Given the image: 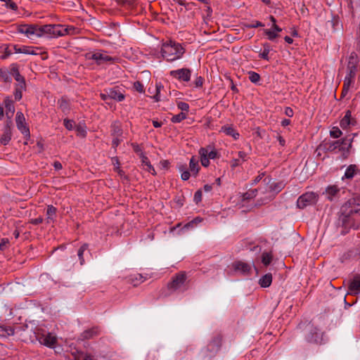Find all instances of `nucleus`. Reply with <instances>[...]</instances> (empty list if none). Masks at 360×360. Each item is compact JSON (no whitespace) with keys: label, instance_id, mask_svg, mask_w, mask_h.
<instances>
[{"label":"nucleus","instance_id":"obj_1","mask_svg":"<svg viewBox=\"0 0 360 360\" xmlns=\"http://www.w3.org/2000/svg\"><path fill=\"white\" fill-rule=\"evenodd\" d=\"M342 226L358 229L360 226V195L348 200L341 207Z\"/></svg>","mask_w":360,"mask_h":360},{"label":"nucleus","instance_id":"obj_2","mask_svg":"<svg viewBox=\"0 0 360 360\" xmlns=\"http://www.w3.org/2000/svg\"><path fill=\"white\" fill-rule=\"evenodd\" d=\"M39 37L56 38L73 33L75 28L73 27H64L61 25H45L39 26Z\"/></svg>","mask_w":360,"mask_h":360},{"label":"nucleus","instance_id":"obj_3","mask_svg":"<svg viewBox=\"0 0 360 360\" xmlns=\"http://www.w3.org/2000/svg\"><path fill=\"white\" fill-rule=\"evenodd\" d=\"M352 140L342 139L338 141H327L320 145V148L326 151L336 152L337 150L341 152L343 158H347L349 154V149L352 147Z\"/></svg>","mask_w":360,"mask_h":360},{"label":"nucleus","instance_id":"obj_4","mask_svg":"<svg viewBox=\"0 0 360 360\" xmlns=\"http://www.w3.org/2000/svg\"><path fill=\"white\" fill-rule=\"evenodd\" d=\"M184 53V48L178 43L169 41L162 44L161 47L162 56L167 61H174L182 57Z\"/></svg>","mask_w":360,"mask_h":360},{"label":"nucleus","instance_id":"obj_5","mask_svg":"<svg viewBox=\"0 0 360 360\" xmlns=\"http://www.w3.org/2000/svg\"><path fill=\"white\" fill-rule=\"evenodd\" d=\"M187 276L185 271H180L172 277L170 282L167 283V288L170 292L176 291H184L186 287Z\"/></svg>","mask_w":360,"mask_h":360},{"label":"nucleus","instance_id":"obj_6","mask_svg":"<svg viewBox=\"0 0 360 360\" xmlns=\"http://www.w3.org/2000/svg\"><path fill=\"white\" fill-rule=\"evenodd\" d=\"M34 335L39 342L47 347L54 348L57 344V337L51 333H46L44 329L36 328Z\"/></svg>","mask_w":360,"mask_h":360},{"label":"nucleus","instance_id":"obj_7","mask_svg":"<svg viewBox=\"0 0 360 360\" xmlns=\"http://www.w3.org/2000/svg\"><path fill=\"white\" fill-rule=\"evenodd\" d=\"M199 169L198 159L193 156L190 160L189 171L184 166L179 167L180 172H181V179L188 180L191 176L195 177Z\"/></svg>","mask_w":360,"mask_h":360},{"label":"nucleus","instance_id":"obj_8","mask_svg":"<svg viewBox=\"0 0 360 360\" xmlns=\"http://www.w3.org/2000/svg\"><path fill=\"white\" fill-rule=\"evenodd\" d=\"M198 153L201 164L205 167L209 166L210 160H214L219 158L218 152L211 146L200 148Z\"/></svg>","mask_w":360,"mask_h":360},{"label":"nucleus","instance_id":"obj_9","mask_svg":"<svg viewBox=\"0 0 360 360\" xmlns=\"http://www.w3.org/2000/svg\"><path fill=\"white\" fill-rule=\"evenodd\" d=\"M89 58L94 60L98 65L113 63L117 60V58L110 56L106 51L103 50H98L89 53Z\"/></svg>","mask_w":360,"mask_h":360},{"label":"nucleus","instance_id":"obj_10","mask_svg":"<svg viewBox=\"0 0 360 360\" xmlns=\"http://www.w3.org/2000/svg\"><path fill=\"white\" fill-rule=\"evenodd\" d=\"M318 195L314 192H307L300 195L297 200V206L304 209L307 206L315 205L318 201Z\"/></svg>","mask_w":360,"mask_h":360},{"label":"nucleus","instance_id":"obj_11","mask_svg":"<svg viewBox=\"0 0 360 360\" xmlns=\"http://www.w3.org/2000/svg\"><path fill=\"white\" fill-rule=\"evenodd\" d=\"M348 294L353 296L360 294V274H356L349 281Z\"/></svg>","mask_w":360,"mask_h":360},{"label":"nucleus","instance_id":"obj_12","mask_svg":"<svg viewBox=\"0 0 360 360\" xmlns=\"http://www.w3.org/2000/svg\"><path fill=\"white\" fill-rule=\"evenodd\" d=\"M19 32L25 34L27 37H39V25H24L18 28Z\"/></svg>","mask_w":360,"mask_h":360},{"label":"nucleus","instance_id":"obj_13","mask_svg":"<svg viewBox=\"0 0 360 360\" xmlns=\"http://www.w3.org/2000/svg\"><path fill=\"white\" fill-rule=\"evenodd\" d=\"M347 73L344 79L342 94L345 96L349 88L354 84L356 70L347 69Z\"/></svg>","mask_w":360,"mask_h":360},{"label":"nucleus","instance_id":"obj_14","mask_svg":"<svg viewBox=\"0 0 360 360\" xmlns=\"http://www.w3.org/2000/svg\"><path fill=\"white\" fill-rule=\"evenodd\" d=\"M170 75L179 81L188 82L191 79V72L189 69L181 68L176 70H172Z\"/></svg>","mask_w":360,"mask_h":360},{"label":"nucleus","instance_id":"obj_15","mask_svg":"<svg viewBox=\"0 0 360 360\" xmlns=\"http://www.w3.org/2000/svg\"><path fill=\"white\" fill-rule=\"evenodd\" d=\"M15 122L18 129L21 131L22 134L25 136H28L30 134V130L27 127L25 116L21 112H17L15 117Z\"/></svg>","mask_w":360,"mask_h":360},{"label":"nucleus","instance_id":"obj_16","mask_svg":"<svg viewBox=\"0 0 360 360\" xmlns=\"http://www.w3.org/2000/svg\"><path fill=\"white\" fill-rule=\"evenodd\" d=\"M356 124V120L352 117V112L350 110H347L345 115L341 119L340 122V127L342 129H349L351 127Z\"/></svg>","mask_w":360,"mask_h":360},{"label":"nucleus","instance_id":"obj_17","mask_svg":"<svg viewBox=\"0 0 360 360\" xmlns=\"http://www.w3.org/2000/svg\"><path fill=\"white\" fill-rule=\"evenodd\" d=\"M321 336L319 329L316 326H311L306 338L308 342L318 343L321 341Z\"/></svg>","mask_w":360,"mask_h":360},{"label":"nucleus","instance_id":"obj_18","mask_svg":"<svg viewBox=\"0 0 360 360\" xmlns=\"http://www.w3.org/2000/svg\"><path fill=\"white\" fill-rule=\"evenodd\" d=\"M10 74L14 77L17 82L16 86L20 88H25V81L22 76L20 75L18 68L15 65H13L11 68Z\"/></svg>","mask_w":360,"mask_h":360},{"label":"nucleus","instance_id":"obj_19","mask_svg":"<svg viewBox=\"0 0 360 360\" xmlns=\"http://www.w3.org/2000/svg\"><path fill=\"white\" fill-rule=\"evenodd\" d=\"M233 268L235 271L241 272L243 275H249L252 269L250 264L241 261L233 263Z\"/></svg>","mask_w":360,"mask_h":360},{"label":"nucleus","instance_id":"obj_20","mask_svg":"<svg viewBox=\"0 0 360 360\" xmlns=\"http://www.w3.org/2000/svg\"><path fill=\"white\" fill-rule=\"evenodd\" d=\"M100 334V329L98 327H92L87 330H85L80 335V338L82 340H89L93 338Z\"/></svg>","mask_w":360,"mask_h":360},{"label":"nucleus","instance_id":"obj_21","mask_svg":"<svg viewBox=\"0 0 360 360\" xmlns=\"http://www.w3.org/2000/svg\"><path fill=\"white\" fill-rule=\"evenodd\" d=\"M360 176V169L355 165H349L345 172L344 177L346 179H352Z\"/></svg>","mask_w":360,"mask_h":360},{"label":"nucleus","instance_id":"obj_22","mask_svg":"<svg viewBox=\"0 0 360 360\" xmlns=\"http://www.w3.org/2000/svg\"><path fill=\"white\" fill-rule=\"evenodd\" d=\"M238 155V158H234L231 161V167H236L241 165L242 163L245 162L248 158V154L244 151H239Z\"/></svg>","mask_w":360,"mask_h":360},{"label":"nucleus","instance_id":"obj_23","mask_svg":"<svg viewBox=\"0 0 360 360\" xmlns=\"http://www.w3.org/2000/svg\"><path fill=\"white\" fill-rule=\"evenodd\" d=\"M39 50L37 47L27 46H20L18 49H16V53H24L28 55H37L38 51Z\"/></svg>","mask_w":360,"mask_h":360},{"label":"nucleus","instance_id":"obj_24","mask_svg":"<svg viewBox=\"0 0 360 360\" xmlns=\"http://www.w3.org/2000/svg\"><path fill=\"white\" fill-rule=\"evenodd\" d=\"M257 193V188L254 187H250L248 191L245 193H244L242 195V202L243 206L245 205V202H248L250 200L253 199Z\"/></svg>","mask_w":360,"mask_h":360},{"label":"nucleus","instance_id":"obj_25","mask_svg":"<svg viewBox=\"0 0 360 360\" xmlns=\"http://www.w3.org/2000/svg\"><path fill=\"white\" fill-rule=\"evenodd\" d=\"M11 136H12L11 129V127L9 126V124H7L5 127L4 131L0 138L1 144L4 145V146L7 145L11 139Z\"/></svg>","mask_w":360,"mask_h":360},{"label":"nucleus","instance_id":"obj_26","mask_svg":"<svg viewBox=\"0 0 360 360\" xmlns=\"http://www.w3.org/2000/svg\"><path fill=\"white\" fill-rule=\"evenodd\" d=\"M109 89L110 98V100H115L116 101H122L124 99V95L117 88H110Z\"/></svg>","mask_w":360,"mask_h":360},{"label":"nucleus","instance_id":"obj_27","mask_svg":"<svg viewBox=\"0 0 360 360\" xmlns=\"http://www.w3.org/2000/svg\"><path fill=\"white\" fill-rule=\"evenodd\" d=\"M145 280L146 278L140 274H131L127 277L128 282L131 283L134 286H137Z\"/></svg>","mask_w":360,"mask_h":360},{"label":"nucleus","instance_id":"obj_28","mask_svg":"<svg viewBox=\"0 0 360 360\" xmlns=\"http://www.w3.org/2000/svg\"><path fill=\"white\" fill-rule=\"evenodd\" d=\"M358 63L359 58L357 54L354 52H352L348 58L347 69L356 70Z\"/></svg>","mask_w":360,"mask_h":360},{"label":"nucleus","instance_id":"obj_29","mask_svg":"<svg viewBox=\"0 0 360 360\" xmlns=\"http://www.w3.org/2000/svg\"><path fill=\"white\" fill-rule=\"evenodd\" d=\"M4 104L6 108V115L8 118L11 119L13 117L15 112V107L11 99L6 98L4 101Z\"/></svg>","mask_w":360,"mask_h":360},{"label":"nucleus","instance_id":"obj_30","mask_svg":"<svg viewBox=\"0 0 360 360\" xmlns=\"http://www.w3.org/2000/svg\"><path fill=\"white\" fill-rule=\"evenodd\" d=\"M57 209L53 205H48L46 209V222L51 223L55 221Z\"/></svg>","mask_w":360,"mask_h":360},{"label":"nucleus","instance_id":"obj_31","mask_svg":"<svg viewBox=\"0 0 360 360\" xmlns=\"http://www.w3.org/2000/svg\"><path fill=\"white\" fill-rule=\"evenodd\" d=\"M272 283V274L270 273L264 275L259 281V284L262 288H268Z\"/></svg>","mask_w":360,"mask_h":360},{"label":"nucleus","instance_id":"obj_32","mask_svg":"<svg viewBox=\"0 0 360 360\" xmlns=\"http://www.w3.org/2000/svg\"><path fill=\"white\" fill-rule=\"evenodd\" d=\"M15 333L14 328L11 326H0V336L6 338L13 335Z\"/></svg>","mask_w":360,"mask_h":360},{"label":"nucleus","instance_id":"obj_33","mask_svg":"<svg viewBox=\"0 0 360 360\" xmlns=\"http://www.w3.org/2000/svg\"><path fill=\"white\" fill-rule=\"evenodd\" d=\"M221 131L228 136H232L234 139H238L239 137V134L231 126L223 127Z\"/></svg>","mask_w":360,"mask_h":360},{"label":"nucleus","instance_id":"obj_34","mask_svg":"<svg viewBox=\"0 0 360 360\" xmlns=\"http://www.w3.org/2000/svg\"><path fill=\"white\" fill-rule=\"evenodd\" d=\"M339 191V188L335 185L328 186L326 189V194L328 195V198L330 200H332L333 198L337 195Z\"/></svg>","mask_w":360,"mask_h":360},{"label":"nucleus","instance_id":"obj_35","mask_svg":"<svg viewBox=\"0 0 360 360\" xmlns=\"http://www.w3.org/2000/svg\"><path fill=\"white\" fill-rule=\"evenodd\" d=\"M141 163L143 167V168L148 171V172L153 174L155 172V169L152 167V165L150 163L149 160L148 158L143 155H141Z\"/></svg>","mask_w":360,"mask_h":360},{"label":"nucleus","instance_id":"obj_36","mask_svg":"<svg viewBox=\"0 0 360 360\" xmlns=\"http://www.w3.org/2000/svg\"><path fill=\"white\" fill-rule=\"evenodd\" d=\"M271 51V46L266 43L263 45V51L259 53V57L262 59L269 60V53Z\"/></svg>","mask_w":360,"mask_h":360},{"label":"nucleus","instance_id":"obj_37","mask_svg":"<svg viewBox=\"0 0 360 360\" xmlns=\"http://www.w3.org/2000/svg\"><path fill=\"white\" fill-rule=\"evenodd\" d=\"M273 255L271 252H264L262 255V262L265 266H269L272 262Z\"/></svg>","mask_w":360,"mask_h":360},{"label":"nucleus","instance_id":"obj_38","mask_svg":"<svg viewBox=\"0 0 360 360\" xmlns=\"http://www.w3.org/2000/svg\"><path fill=\"white\" fill-rule=\"evenodd\" d=\"M88 245L87 244H83L78 250L77 251V255L79 259V263L81 265H83L85 262L84 259V252L87 250Z\"/></svg>","mask_w":360,"mask_h":360},{"label":"nucleus","instance_id":"obj_39","mask_svg":"<svg viewBox=\"0 0 360 360\" xmlns=\"http://www.w3.org/2000/svg\"><path fill=\"white\" fill-rule=\"evenodd\" d=\"M202 218H200V217H195L192 221H191L188 222L187 224H186L184 225V229H193L195 226H196L199 223L202 222Z\"/></svg>","mask_w":360,"mask_h":360},{"label":"nucleus","instance_id":"obj_40","mask_svg":"<svg viewBox=\"0 0 360 360\" xmlns=\"http://www.w3.org/2000/svg\"><path fill=\"white\" fill-rule=\"evenodd\" d=\"M264 33L267 36L268 39L271 41H273L278 36V32L275 31L272 27L271 29H266L264 30Z\"/></svg>","mask_w":360,"mask_h":360},{"label":"nucleus","instance_id":"obj_41","mask_svg":"<svg viewBox=\"0 0 360 360\" xmlns=\"http://www.w3.org/2000/svg\"><path fill=\"white\" fill-rule=\"evenodd\" d=\"M354 260L353 257L352 256L350 250H347L345 252H344L340 257V261L342 263L347 262L349 261Z\"/></svg>","mask_w":360,"mask_h":360},{"label":"nucleus","instance_id":"obj_42","mask_svg":"<svg viewBox=\"0 0 360 360\" xmlns=\"http://www.w3.org/2000/svg\"><path fill=\"white\" fill-rule=\"evenodd\" d=\"M342 134V131L338 127H333L330 131V135L334 139H338Z\"/></svg>","mask_w":360,"mask_h":360},{"label":"nucleus","instance_id":"obj_43","mask_svg":"<svg viewBox=\"0 0 360 360\" xmlns=\"http://www.w3.org/2000/svg\"><path fill=\"white\" fill-rule=\"evenodd\" d=\"M1 49L2 52L4 53V54L1 56V58L3 59L8 58L9 56L13 54V50H11L10 48V45L2 46Z\"/></svg>","mask_w":360,"mask_h":360},{"label":"nucleus","instance_id":"obj_44","mask_svg":"<svg viewBox=\"0 0 360 360\" xmlns=\"http://www.w3.org/2000/svg\"><path fill=\"white\" fill-rule=\"evenodd\" d=\"M186 115L185 112H180L178 115H176L172 117V122L174 123L180 122L181 121L186 119Z\"/></svg>","mask_w":360,"mask_h":360},{"label":"nucleus","instance_id":"obj_45","mask_svg":"<svg viewBox=\"0 0 360 360\" xmlns=\"http://www.w3.org/2000/svg\"><path fill=\"white\" fill-rule=\"evenodd\" d=\"M109 89H105L102 93H101L100 96L103 101H104L107 104H110V98Z\"/></svg>","mask_w":360,"mask_h":360},{"label":"nucleus","instance_id":"obj_46","mask_svg":"<svg viewBox=\"0 0 360 360\" xmlns=\"http://www.w3.org/2000/svg\"><path fill=\"white\" fill-rule=\"evenodd\" d=\"M349 250L354 260H358L360 259V246L352 248Z\"/></svg>","mask_w":360,"mask_h":360},{"label":"nucleus","instance_id":"obj_47","mask_svg":"<svg viewBox=\"0 0 360 360\" xmlns=\"http://www.w3.org/2000/svg\"><path fill=\"white\" fill-rule=\"evenodd\" d=\"M248 75H249V79L252 82L257 83V82H259V80L260 79V76L259 74H257L255 72H249Z\"/></svg>","mask_w":360,"mask_h":360},{"label":"nucleus","instance_id":"obj_48","mask_svg":"<svg viewBox=\"0 0 360 360\" xmlns=\"http://www.w3.org/2000/svg\"><path fill=\"white\" fill-rule=\"evenodd\" d=\"M5 2V6L6 8H10L13 11H16L18 6L15 3H14L12 0H1Z\"/></svg>","mask_w":360,"mask_h":360},{"label":"nucleus","instance_id":"obj_49","mask_svg":"<svg viewBox=\"0 0 360 360\" xmlns=\"http://www.w3.org/2000/svg\"><path fill=\"white\" fill-rule=\"evenodd\" d=\"M9 246V240L8 238H2L0 242V250L5 251Z\"/></svg>","mask_w":360,"mask_h":360},{"label":"nucleus","instance_id":"obj_50","mask_svg":"<svg viewBox=\"0 0 360 360\" xmlns=\"http://www.w3.org/2000/svg\"><path fill=\"white\" fill-rule=\"evenodd\" d=\"M25 88H20L19 86H16L15 91L14 93L15 98L16 100H20L22 98V91Z\"/></svg>","mask_w":360,"mask_h":360},{"label":"nucleus","instance_id":"obj_51","mask_svg":"<svg viewBox=\"0 0 360 360\" xmlns=\"http://www.w3.org/2000/svg\"><path fill=\"white\" fill-rule=\"evenodd\" d=\"M177 107L179 109H180L183 112H187L189 109V105L188 103L185 102H179L177 104Z\"/></svg>","mask_w":360,"mask_h":360},{"label":"nucleus","instance_id":"obj_52","mask_svg":"<svg viewBox=\"0 0 360 360\" xmlns=\"http://www.w3.org/2000/svg\"><path fill=\"white\" fill-rule=\"evenodd\" d=\"M64 125L67 129L72 130L74 128L75 122L72 120L65 119Z\"/></svg>","mask_w":360,"mask_h":360},{"label":"nucleus","instance_id":"obj_53","mask_svg":"<svg viewBox=\"0 0 360 360\" xmlns=\"http://www.w3.org/2000/svg\"><path fill=\"white\" fill-rule=\"evenodd\" d=\"M196 204H198L202 200V191L201 190L197 191L194 194V198H193Z\"/></svg>","mask_w":360,"mask_h":360},{"label":"nucleus","instance_id":"obj_54","mask_svg":"<svg viewBox=\"0 0 360 360\" xmlns=\"http://www.w3.org/2000/svg\"><path fill=\"white\" fill-rule=\"evenodd\" d=\"M269 19L272 22V28L275 30V31H277V32H281L282 31V29L281 27H279L276 24V19L274 16L271 15L269 17Z\"/></svg>","mask_w":360,"mask_h":360},{"label":"nucleus","instance_id":"obj_55","mask_svg":"<svg viewBox=\"0 0 360 360\" xmlns=\"http://www.w3.org/2000/svg\"><path fill=\"white\" fill-rule=\"evenodd\" d=\"M283 181H279L278 184H276L275 187L271 192H274L276 193H278L281 191V189L283 188L284 185L283 184Z\"/></svg>","mask_w":360,"mask_h":360},{"label":"nucleus","instance_id":"obj_56","mask_svg":"<svg viewBox=\"0 0 360 360\" xmlns=\"http://www.w3.org/2000/svg\"><path fill=\"white\" fill-rule=\"evenodd\" d=\"M162 88V86L160 84L155 85L156 94H155V95H154L153 98H155V100L156 101H160L159 94H160Z\"/></svg>","mask_w":360,"mask_h":360},{"label":"nucleus","instance_id":"obj_57","mask_svg":"<svg viewBox=\"0 0 360 360\" xmlns=\"http://www.w3.org/2000/svg\"><path fill=\"white\" fill-rule=\"evenodd\" d=\"M43 222V218L42 217H38L35 219H32L30 221V223L34 225H38Z\"/></svg>","mask_w":360,"mask_h":360},{"label":"nucleus","instance_id":"obj_58","mask_svg":"<svg viewBox=\"0 0 360 360\" xmlns=\"http://www.w3.org/2000/svg\"><path fill=\"white\" fill-rule=\"evenodd\" d=\"M77 131L78 132V134L80 135L81 136L84 137L86 136V130L82 126H77Z\"/></svg>","mask_w":360,"mask_h":360},{"label":"nucleus","instance_id":"obj_59","mask_svg":"<svg viewBox=\"0 0 360 360\" xmlns=\"http://www.w3.org/2000/svg\"><path fill=\"white\" fill-rule=\"evenodd\" d=\"M134 87L136 90L140 93H142L143 91V86L139 82L134 84Z\"/></svg>","mask_w":360,"mask_h":360},{"label":"nucleus","instance_id":"obj_60","mask_svg":"<svg viewBox=\"0 0 360 360\" xmlns=\"http://www.w3.org/2000/svg\"><path fill=\"white\" fill-rule=\"evenodd\" d=\"M285 115H287L288 117H292V116H293L294 112H293V110H292V109L291 108H290V107H286V108H285Z\"/></svg>","mask_w":360,"mask_h":360},{"label":"nucleus","instance_id":"obj_61","mask_svg":"<svg viewBox=\"0 0 360 360\" xmlns=\"http://www.w3.org/2000/svg\"><path fill=\"white\" fill-rule=\"evenodd\" d=\"M121 131L119 126H116L115 124L113 126V134L115 136H119L121 134Z\"/></svg>","mask_w":360,"mask_h":360},{"label":"nucleus","instance_id":"obj_62","mask_svg":"<svg viewBox=\"0 0 360 360\" xmlns=\"http://www.w3.org/2000/svg\"><path fill=\"white\" fill-rule=\"evenodd\" d=\"M203 84V79L201 77H198L196 78L195 81V84L196 87H200Z\"/></svg>","mask_w":360,"mask_h":360},{"label":"nucleus","instance_id":"obj_63","mask_svg":"<svg viewBox=\"0 0 360 360\" xmlns=\"http://www.w3.org/2000/svg\"><path fill=\"white\" fill-rule=\"evenodd\" d=\"M121 141L122 140L118 136L115 137L112 139L113 147H117L120 143Z\"/></svg>","mask_w":360,"mask_h":360},{"label":"nucleus","instance_id":"obj_64","mask_svg":"<svg viewBox=\"0 0 360 360\" xmlns=\"http://www.w3.org/2000/svg\"><path fill=\"white\" fill-rule=\"evenodd\" d=\"M160 166H161L162 168L166 169V168H167V167H168V166H169V161H168V160H164L160 161Z\"/></svg>","mask_w":360,"mask_h":360}]
</instances>
